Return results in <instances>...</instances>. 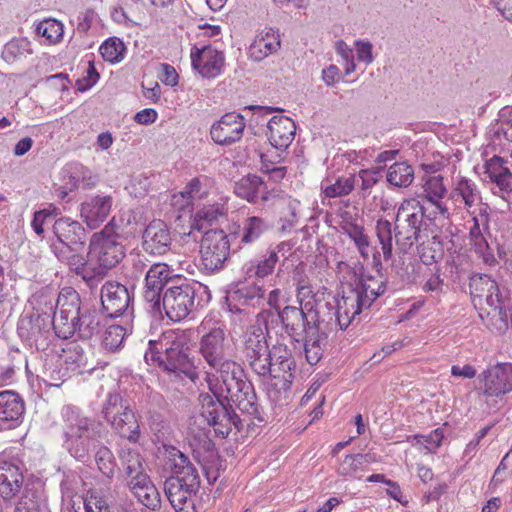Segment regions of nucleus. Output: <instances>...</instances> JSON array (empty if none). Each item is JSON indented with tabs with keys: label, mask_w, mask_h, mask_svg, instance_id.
<instances>
[{
	"label": "nucleus",
	"mask_w": 512,
	"mask_h": 512,
	"mask_svg": "<svg viewBox=\"0 0 512 512\" xmlns=\"http://www.w3.org/2000/svg\"><path fill=\"white\" fill-rule=\"evenodd\" d=\"M36 32L49 43H56L63 36V25L55 19H46L37 25Z\"/></svg>",
	"instance_id": "53"
},
{
	"label": "nucleus",
	"mask_w": 512,
	"mask_h": 512,
	"mask_svg": "<svg viewBox=\"0 0 512 512\" xmlns=\"http://www.w3.org/2000/svg\"><path fill=\"white\" fill-rule=\"evenodd\" d=\"M488 238H491V235L470 243V246L471 250L478 256V258L482 260L485 265L495 266L498 263L497 245H495L493 242H489Z\"/></svg>",
	"instance_id": "47"
},
{
	"label": "nucleus",
	"mask_w": 512,
	"mask_h": 512,
	"mask_svg": "<svg viewBox=\"0 0 512 512\" xmlns=\"http://www.w3.org/2000/svg\"><path fill=\"white\" fill-rule=\"evenodd\" d=\"M94 461L98 470L107 478H113L117 463L113 452L105 445H99L96 449Z\"/></svg>",
	"instance_id": "49"
},
{
	"label": "nucleus",
	"mask_w": 512,
	"mask_h": 512,
	"mask_svg": "<svg viewBox=\"0 0 512 512\" xmlns=\"http://www.w3.org/2000/svg\"><path fill=\"white\" fill-rule=\"evenodd\" d=\"M279 261V256L274 251H267L256 260H250L246 262L242 270L249 278H265L271 275Z\"/></svg>",
	"instance_id": "38"
},
{
	"label": "nucleus",
	"mask_w": 512,
	"mask_h": 512,
	"mask_svg": "<svg viewBox=\"0 0 512 512\" xmlns=\"http://www.w3.org/2000/svg\"><path fill=\"white\" fill-rule=\"evenodd\" d=\"M298 209L299 202L296 200H289L286 208L282 211L281 216V231H290L298 222Z\"/></svg>",
	"instance_id": "60"
},
{
	"label": "nucleus",
	"mask_w": 512,
	"mask_h": 512,
	"mask_svg": "<svg viewBox=\"0 0 512 512\" xmlns=\"http://www.w3.org/2000/svg\"><path fill=\"white\" fill-rule=\"evenodd\" d=\"M452 197L457 201L461 199L466 209L473 207L478 200L481 199L480 191L472 180L461 177L457 180Z\"/></svg>",
	"instance_id": "41"
},
{
	"label": "nucleus",
	"mask_w": 512,
	"mask_h": 512,
	"mask_svg": "<svg viewBox=\"0 0 512 512\" xmlns=\"http://www.w3.org/2000/svg\"><path fill=\"white\" fill-rule=\"evenodd\" d=\"M100 299L103 309L110 317L124 313L132 314L133 295L129 289L117 281H107L101 287Z\"/></svg>",
	"instance_id": "18"
},
{
	"label": "nucleus",
	"mask_w": 512,
	"mask_h": 512,
	"mask_svg": "<svg viewBox=\"0 0 512 512\" xmlns=\"http://www.w3.org/2000/svg\"><path fill=\"white\" fill-rule=\"evenodd\" d=\"M134 496L145 507L156 510L160 507V494L150 480L149 476L128 485Z\"/></svg>",
	"instance_id": "37"
},
{
	"label": "nucleus",
	"mask_w": 512,
	"mask_h": 512,
	"mask_svg": "<svg viewBox=\"0 0 512 512\" xmlns=\"http://www.w3.org/2000/svg\"><path fill=\"white\" fill-rule=\"evenodd\" d=\"M281 41L278 31L266 28L261 31L249 47V56L254 61H261L280 49Z\"/></svg>",
	"instance_id": "32"
},
{
	"label": "nucleus",
	"mask_w": 512,
	"mask_h": 512,
	"mask_svg": "<svg viewBox=\"0 0 512 512\" xmlns=\"http://www.w3.org/2000/svg\"><path fill=\"white\" fill-rule=\"evenodd\" d=\"M192 66L205 78L217 77L224 67L225 57L223 52L210 46L202 49L193 47L191 51Z\"/></svg>",
	"instance_id": "25"
},
{
	"label": "nucleus",
	"mask_w": 512,
	"mask_h": 512,
	"mask_svg": "<svg viewBox=\"0 0 512 512\" xmlns=\"http://www.w3.org/2000/svg\"><path fill=\"white\" fill-rule=\"evenodd\" d=\"M485 173L487 174V177L490 179L493 177L511 173V171L505 165V161L501 157L493 156L485 164Z\"/></svg>",
	"instance_id": "63"
},
{
	"label": "nucleus",
	"mask_w": 512,
	"mask_h": 512,
	"mask_svg": "<svg viewBox=\"0 0 512 512\" xmlns=\"http://www.w3.org/2000/svg\"><path fill=\"white\" fill-rule=\"evenodd\" d=\"M52 232L56 241L52 242L51 250L65 248L83 249L87 239V233L83 225L70 217L62 216L56 219L52 225Z\"/></svg>",
	"instance_id": "19"
},
{
	"label": "nucleus",
	"mask_w": 512,
	"mask_h": 512,
	"mask_svg": "<svg viewBox=\"0 0 512 512\" xmlns=\"http://www.w3.org/2000/svg\"><path fill=\"white\" fill-rule=\"evenodd\" d=\"M235 193L251 203L267 200V187L257 175L249 174L241 178L235 185Z\"/></svg>",
	"instance_id": "35"
},
{
	"label": "nucleus",
	"mask_w": 512,
	"mask_h": 512,
	"mask_svg": "<svg viewBox=\"0 0 512 512\" xmlns=\"http://www.w3.org/2000/svg\"><path fill=\"white\" fill-rule=\"evenodd\" d=\"M81 299L73 288H64L53 305L52 328L59 338L68 339L75 335L76 319L81 310Z\"/></svg>",
	"instance_id": "12"
},
{
	"label": "nucleus",
	"mask_w": 512,
	"mask_h": 512,
	"mask_svg": "<svg viewBox=\"0 0 512 512\" xmlns=\"http://www.w3.org/2000/svg\"><path fill=\"white\" fill-rule=\"evenodd\" d=\"M164 462L165 469L172 474L170 478L188 479L193 476L200 478L189 458L174 446H164Z\"/></svg>",
	"instance_id": "27"
},
{
	"label": "nucleus",
	"mask_w": 512,
	"mask_h": 512,
	"mask_svg": "<svg viewBox=\"0 0 512 512\" xmlns=\"http://www.w3.org/2000/svg\"><path fill=\"white\" fill-rule=\"evenodd\" d=\"M59 214V210L56 207L50 206L49 208H45L42 210H38L34 213L33 219L31 221V227L33 231L38 236H43L44 234V226L48 223V221L53 216H57Z\"/></svg>",
	"instance_id": "58"
},
{
	"label": "nucleus",
	"mask_w": 512,
	"mask_h": 512,
	"mask_svg": "<svg viewBox=\"0 0 512 512\" xmlns=\"http://www.w3.org/2000/svg\"><path fill=\"white\" fill-rule=\"evenodd\" d=\"M148 350L144 354L148 365H156L168 373L192 382L198 379V373L189 357L187 336L183 332L168 330L157 340L148 341Z\"/></svg>",
	"instance_id": "3"
},
{
	"label": "nucleus",
	"mask_w": 512,
	"mask_h": 512,
	"mask_svg": "<svg viewBox=\"0 0 512 512\" xmlns=\"http://www.w3.org/2000/svg\"><path fill=\"white\" fill-rule=\"evenodd\" d=\"M469 289L474 305L480 307L479 316L488 320L487 326L498 332L507 330L512 304L497 282L487 275H475L470 279Z\"/></svg>",
	"instance_id": "4"
},
{
	"label": "nucleus",
	"mask_w": 512,
	"mask_h": 512,
	"mask_svg": "<svg viewBox=\"0 0 512 512\" xmlns=\"http://www.w3.org/2000/svg\"><path fill=\"white\" fill-rule=\"evenodd\" d=\"M335 305H337L341 330L347 329L357 315L364 309L369 308L367 305H364L363 299L360 298L359 294H356L351 288L343 292L340 298L335 297Z\"/></svg>",
	"instance_id": "29"
},
{
	"label": "nucleus",
	"mask_w": 512,
	"mask_h": 512,
	"mask_svg": "<svg viewBox=\"0 0 512 512\" xmlns=\"http://www.w3.org/2000/svg\"><path fill=\"white\" fill-rule=\"evenodd\" d=\"M489 180L492 184V193L504 201L509 202L512 198V173L493 177Z\"/></svg>",
	"instance_id": "54"
},
{
	"label": "nucleus",
	"mask_w": 512,
	"mask_h": 512,
	"mask_svg": "<svg viewBox=\"0 0 512 512\" xmlns=\"http://www.w3.org/2000/svg\"><path fill=\"white\" fill-rule=\"evenodd\" d=\"M386 179L395 187H408L414 180V169L406 162H396L389 167Z\"/></svg>",
	"instance_id": "45"
},
{
	"label": "nucleus",
	"mask_w": 512,
	"mask_h": 512,
	"mask_svg": "<svg viewBox=\"0 0 512 512\" xmlns=\"http://www.w3.org/2000/svg\"><path fill=\"white\" fill-rule=\"evenodd\" d=\"M120 465L127 477L128 485L148 476L143 466L141 454L132 448L122 447L118 451Z\"/></svg>",
	"instance_id": "33"
},
{
	"label": "nucleus",
	"mask_w": 512,
	"mask_h": 512,
	"mask_svg": "<svg viewBox=\"0 0 512 512\" xmlns=\"http://www.w3.org/2000/svg\"><path fill=\"white\" fill-rule=\"evenodd\" d=\"M60 247V249L52 252L58 260L66 263L77 275L78 272L83 270V268L88 264L86 258L81 253L83 249L65 248V246L62 245Z\"/></svg>",
	"instance_id": "46"
},
{
	"label": "nucleus",
	"mask_w": 512,
	"mask_h": 512,
	"mask_svg": "<svg viewBox=\"0 0 512 512\" xmlns=\"http://www.w3.org/2000/svg\"><path fill=\"white\" fill-rule=\"evenodd\" d=\"M484 394L501 396L512 391V364L502 363L489 367L482 374Z\"/></svg>",
	"instance_id": "23"
},
{
	"label": "nucleus",
	"mask_w": 512,
	"mask_h": 512,
	"mask_svg": "<svg viewBox=\"0 0 512 512\" xmlns=\"http://www.w3.org/2000/svg\"><path fill=\"white\" fill-rule=\"evenodd\" d=\"M424 216V207L418 200L411 198L399 205L394 226L384 218L376 221L375 235L384 261H389L393 257V240L400 254H405L419 241Z\"/></svg>",
	"instance_id": "2"
},
{
	"label": "nucleus",
	"mask_w": 512,
	"mask_h": 512,
	"mask_svg": "<svg viewBox=\"0 0 512 512\" xmlns=\"http://www.w3.org/2000/svg\"><path fill=\"white\" fill-rule=\"evenodd\" d=\"M444 434L441 428H437L427 435H414L413 445H419L427 449L429 452L435 451L442 443Z\"/></svg>",
	"instance_id": "57"
},
{
	"label": "nucleus",
	"mask_w": 512,
	"mask_h": 512,
	"mask_svg": "<svg viewBox=\"0 0 512 512\" xmlns=\"http://www.w3.org/2000/svg\"><path fill=\"white\" fill-rule=\"evenodd\" d=\"M40 303H43L46 309H41L29 317L22 318L18 324V334L31 347L44 354L46 351L56 349L55 346H50V339L53 336L51 332L53 298L41 296Z\"/></svg>",
	"instance_id": "9"
},
{
	"label": "nucleus",
	"mask_w": 512,
	"mask_h": 512,
	"mask_svg": "<svg viewBox=\"0 0 512 512\" xmlns=\"http://www.w3.org/2000/svg\"><path fill=\"white\" fill-rule=\"evenodd\" d=\"M373 462H375V456L370 453L346 455L339 465L338 474L344 477L360 478L357 476L358 472L364 471L365 466Z\"/></svg>",
	"instance_id": "40"
},
{
	"label": "nucleus",
	"mask_w": 512,
	"mask_h": 512,
	"mask_svg": "<svg viewBox=\"0 0 512 512\" xmlns=\"http://www.w3.org/2000/svg\"><path fill=\"white\" fill-rule=\"evenodd\" d=\"M142 248L149 254L161 256L166 254L172 244V236L169 227L162 220L151 221L144 229L142 236Z\"/></svg>",
	"instance_id": "21"
},
{
	"label": "nucleus",
	"mask_w": 512,
	"mask_h": 512,
	"mask_svg": "<svg viewBox=\"0 0 512 512\" xmlns=\"http://www.w3.org/2000/svg\"><path fill=\"white\" fill-rule=\"evenodd\" d=\"M133 326L110 325L103 336V346L109 351H115L123 343L126 336L132 334Z\"/></svg>",
	"instance_id": "48"
},
{
	"label": "nucleus",
	"mask_w": 512,
	"mask_h": 512,
	"mask_svg": "<svg viewBox=\"0 0 512 512\" xmlns=\"http://www.w3.org/2000/svg\"><path fill=\"white\" fill-rule=\"evenodd\" d=\"M344 233L353 241L360 256L367 260L371 256L376 267L382 266V250L371 245L369 236L365 233L364 227L357 224H348L342 227Z\"/></svg>",
	"instance_id": "30"
},
{
	"label": "nucleus",
	"mask_w": 512,
	"mask_h": 512,
	"mask_svg": "<svg viewBox=\"0 0 512 512\" xmlns=\"http://www.w3.org/2000/svg\"><path fill=\"white\" fill-rule=\"evenodd\" d=\"M64 364L70 365L71 370H77L78 373H82L87 366V356L80 346H75L65 352Z\"/></svg>",
	"instance_id": "59"
},
{
	"label": "nucleus",
	"mask_w": 512,
	"mask_h": 512,
	"mask_svg": "<svg viewBox=\"0 0 512 512\" xmlns=\"http://www.w3.org/2000/svg\"><path fill=\"white\" fill-rule=\"evenodd\" d=\"M21 492L14 512H40L42 494L31 483L24 482V466L19 459L0 455V495L10 501Z\"/></svg>",
	"instance_id": "5"
},
{
	"label": "nucleus",
	"mask_w": 512,
	"mask_h": 512,
	"mask_svg": "<svg viewBox=\"0 0 512 512\" xmlns=\"http://www.w3.org/2000/svg\"><path fill=\"white\" fill-rule=\"evenodd\" d=\"M337 305H335V296L331 293L322 298L318 295L311 300L310 322L313 331H317L326 335L329 332L341 330V322L337 313Z\"/></svg>",
	"instance_id": "16"
},
{
	"label": "nucleus",
	"mask_w": 512,
	"mask_h": 512,
	"mask_svg": "<svg viewBox=\"0 0 512 512\" xmlns=\"http://www.w3.org/2000/svg\"><path fill=\"white\" fill-rule=\"evenodd\" d=\"M269 223L261 217L251 216L243 222L240 234V243L252 244L257 241L268 229Z\"/></svg>",
	"instance_id": "42"
},
{
	"label": "nucleus",
	"mask_w": 512,
	"mask_h": 512,
	"mask_svg": "<svg viewBox=\"0 0 512 512\" xmlns=\"http://www.w3.org/2000/svg\"><path fill=\"white\" fill-rule=\"evenodd\" d=\"M209 190L207 177H195L186 184L181 192L172 196L171 204L179 210H185L194 205L195 201L206 198Z\"/></svg>",
	"instance_id": "28"
},
{
	"label": "nucleus",
	"mask_w": 512,
	"mask_h": 512,
	"mask_svg": "<svg viewBox=\"0 0 512 512\" xmlns=\"http://www.w3.org/2000/svg\"><path fill=\"white\" fill-rule=\"evenodd\" d=\"M173 270L166 263L158 262L150 266L145 275L144 300L151 313L160 312L163 290L173 279Z\"/></svg>",
	"instance_id": "17"
},
{
	"label": "nucleus",
	"mask_w": 512,
	"mask_h": 512,
	"mask_svg": "<svg viewBox=\"0 0 512 512\" xmlns=\"http://www.w3.org/2000/svg\"><path fill=\"white\" fill-rule=\"evenodd\" d=\"M245 126V119L241 114L226 113L212 125L210 135L216 144L228 146L242 138Z\"/></svg>",
	"instance_id": "20"
},
{
	"label": "nucleus",
	"mask_w": 512,
	"mask_h": 512,
	"mask_svg": "<svg viewBox=\"0 0 512 512\" xmlns=\"http://www.w3.org/2000/svg\"><path fill=\"white\" fill-rule=\"evenodd\" d=\"M355 186V176L339 177L334 184L327 186L324 193L329 198L341 197L350 194Z\"/></svg>",
	"instance_id": "55"
},
{
	"label": "nucleus",
	"mask_w": 512,
	"mask_h": 512,
	"mask_svg": "<svg viewBox=\"0 0 512 512\" xmlns=\"http://www.w3.org/2000/svg\"><path fill=\"white\" fill-rule=\"evenodd\" d=\"M38 377L48 386L60 387L69 377V368L64 366L56 349L40 355Z\"/></svg>",
	"instance_id": "22"
},
{
	"label": "nucleus",
	"mask_w": 512,
	"mask_h": 512,
	"mask_svg": "<svg viewBox=\"0 0 512 512\" xmlns=\"http://www.w3.org/2000/svg\"><path fill=\"white\" fill-rule=\"evenodd\" d=\"M502 133L506 140L512 142V107L501 111L497 134Z\"/></svg>",
	"instance_id": "64"
},
{
	"label": "nucleus",
	"mask_w": 512,
	"mask_h": 512,
	"mask_svg": "<svg viewBox=\"0 0 512 512\" xmlns=\"http://www.w3.org/2000/svg\"><path fill=\"white\" fill-rule=\"evenodd\" d=\"M200 328L206 331L199 343V352L215 373H207L206 380L209 394H200L201 408L199 415L211 427L215 434L227 437L232 427L240 429L239 416L232 410L230 402L242 413L252 417L260 415L257 397L253 385L244 375L243 369L235 361L226 358L230 345L225 332V325L204 320Z\"/></svg>",
	"instance_id": "1"
},
{
	"label": "nucleus",
	"mask_w": 512,
	"mask_h": 512,
	"mask_svg": "<svg viewBox=\"0 0 512 512\" xmlns=\"http://www.w3.org/2000/svg\"><path fill=\"white\" fill-rule=\"evenodd\" d=\"M264 290L258 285H246L236 289L227 297L231 312L240 313L245 307L259 306L263 301Z\"/></svg>",
	"instance_id": "31"
},
{
	"label": "nucleus",
	"mask_w": 512,
	"mask_h": 512,
	"mask_svg": "<svg viewBox=\"0 0 512 512\" xmlns=\"http://www.w3.org/2000/svg\"><path fill=\"white\" fill-rule=\"evenodd\" d=\"M25 413L22 397L15 391L0 392V422H18Z\"/></svg>",
	"instance_id": "34"
},
{
	"label": "nucleus",
	"mask_w": 512,
	"mask_h": 512,
	"mask_svg": "<svg viewBox=\"0 0 512 512\" xmlns=\"http://www.w3.org/2000/svg\"><path fill=\"white\" fill-rule=\"evenodd\" d=\"M267 127L271 145L278 150L287 149L295 137V122L287 116L276 115L269 120Z\"/></svg>",
	"instance_id": "26"
},
{
	"label": "nucleus",
	"mask_w": 512,
	"mask_h": 512,
	"mask_svg": "<svg viewBox=\"0 0 512 512\" xmlns=\"http://www.w3.org/2000/svg\"><path fill=\"white\" fill-rule=\"evenodd\" d=\"M113 204L111 195L91 196L81 204L80 216L90 229H96L108 218Z\"/></svg>",
	"instance_id": "24"
},
{
	"label": "nucleus",
	"mask_w": 512,
	"mask_h": 512,
	"mask_svg": "<svg viewBox=\"0 0 512 512\" xmlns=\"http://www.w3.org/2000/svg\"><path fill=\"white\" fill-rule=\"evenodd\" d=\"M201 261L207 272L223 269L230 255L229 236L221 229H210L204 233L200 243Z\"/></svg>",
	"instance_id": "14"
},
{
	"label": "nucleus",
	"mask_w": 512,
	"mask_h": 512,
	"mask_svg": "<svg viewBox=\"0 0 512 512\" xmlns=\"http://www.w3.org/2000/svg\"><path fill=\"white\" fill-rule=\"evenodd\" d=\"M62 417L65 448L75 459L87 461L95 443L101 437L100 424L72 406L62 409Z\"/></svg>",
	"instance_id": "6"
},
{
	"label": "nucleus",
	"mask_w": 512,
	"mask_h": 512,
	"mask_svg": "<svg viewBox=\"0 0 512 512\" xmlns=\"http://www.w3.org/2000/svg\"><path fill=\"white\" fill-rule=\"evenodd\" d=\"M223 215V209L219 204L204 206L195 216L196 226L198 229L203 228L202 222L212 223Z\"/></svg>",
	"instance_id": "61"
},
{
	"label": "nucleus",
	"mask_w": 512,
	"mask_h": 512,
	"mask_svg": "<svg viewBox=\"0 0 512 512\" xmlns=\"http://www.w3.org/2000/svg\"><path fill=\"white\" fill-rule=\"evenodd\" d=\"M266 335L260 326H251L246 334L244 340L243 356L255 355L258 351H269Z\"/></svg>",
	"instance_id": "43"
},
{
	"label": "nucleus",
	"mask_w": 512,
	"mask_h": 512,
	"mask_svg": "<svg viewBox=\"0 0 512 512\" xmlns=\"http://www.w3.org/2000/svg\"><path fill=\"white\" fill-rule=\"evenodd\" d=\"M244 361L259 377H267L271 372L270 350L267 352L258 351L255 355L246 356Z\"/></svg>",
	"instance_id": "51"
},
{
	"label": "nucleus",
	"mask_w": 512,
	"mask_h": 512,
	"mask_svg": "<svg viewBox=\"0 0 512 512\" xmlns=\"http://www.w3.org/2000/svg\"><path fill=\"white\" fill-rule=\"evenodd\" d=\"M200 488V478H170L164 482V493L176 512H196L193 496Z\"/></svg>",
	"instance_id": "15"
},
{
	"label": "nucleus",
	"mask_w": 512,
	"mask_h": 512,
	"mask_svg": "<svg viewBox=\"0 0 512 512\" xmlns=\"http://www.w3.org/2000/svg\"><path fill=\"white\" fill-rule=\"evenodd\" d=\"M106 274L107 271L99 265L87 264L83 270L78 272L77 276H80L90 289H95L103 281Z\"/></svg>",
	"instance_id": "56"
},
{
	"label": "nucleus",
	"mask_w": 512,
	"mask_h": 512,
	"mask_svg": "<svg viewBox=\"0 0 512 512\" xmlns=\"http://www.w3.org/2000/svg\"><path fill=\"white\" fill-rule=\"evenodd\" d=\"M125 46L120 39L112 37L107 39L99 48L104 60L111 63L120 62L123 59Z\"/></svg>",
	"instance_id": "52"
},
{
	"label": "nucleus",
	"mask_w": 512,
	"mask_h": 512,
	"mask_svg": "<svg viewBox=\"0 0 512 512\" xmlns=\"http://www.w3.org/2000/svg\"><path fill=\"white\" fill-rule=\"evenodd\" d=\"M210 300L208 287L199 282H183L172 285L163 292L160 302V312L154 315H165L173 322L185 319L199 306Z\"/></svg>",
	"instance_id": "7"
},
{
	"label": "nucleus",
	"mask_w": 512,
	"mask_h": 512,
	"mask_svg": "<svg viewBox=\"0 0 512 512\" xmlns=\"http://www.w3.org/2000/svg\"><path fill=\"white\" fill-rule=\"evenodd\" d=\"M311 289L305 285H298L297 299L300 306L286 305L282 310H279V319L285 332L296 342L312 332V323L310 322L311 300L305 301Z\"/></svg>",
	"instance_id": "13"
},
{
	"label": "nucleus",
	"mask_w": 512,
	"mask_h": 512,
	"mask_svg": "<svg viewBox=\"0 0 512 512\" xmlns=\"http://www.w3.org/2000/svg\"><path fill=\"white\" fill-rule=\"evenodd\" d=\"M324 339L325 335L312 330L300 340L303 341L305 358L310 365H316L322 359Z\"/></svg>",
	"instance_id": "44"
},
{
	"label": "nucleus",
	"mask_w": 512,
	"mask_h": 512,
	"mask_svg": "<svg viewBox=\"0 0 512 512\" xmlns=\"http://www.w3.org/2000/svg\"><path fill=\"white\" fill-rule=\"evenodd\" d=\"M423 188L426 198L436 205H438L439 201L447 192L441 175L429 176L426 179Z\"/></svg>",
	"instance_id": "50"
},
{
	"label": "nucleus",
	"mask_w": 512,
	"mask_h": 512,
	"mask_svg": "<svg viewBox=\"0 0 512 512\" xmlns=\"http://www.w3.org/2000/svg\"><path fill=\"white\" fill-rule=\"evenodd\" d=\"M84 512H110V507L106 499L92 493L84 499Z\"/></svg>",
	"instance_id": "62"
},
{
	"label": "nucleus",
	"mask_w": 512,
	"mask_h": 512,
	"mask_svg": "<svg viewBox=\"0 0 512 512\" xmlns=\"http://www.w3.org/2000/svg\"><path fill=\"white\" fill-rule=\"evenodd\" d=\"M75 334L82 339H90L100 332V318L96 310L82 307L76 319Z\"/></svg>",
	"instance_id": "39"
},
{
	"label": "nucleus",
	"mask_w": 512,
	"mask_h": 512,
	"mask_svg": "<svg viewBox=\"0 0 512 512\" xmlns=\"http://www.w3.org/2000/svg\"><path fill=\"white\" fill-rule=\"evenodd\" d=\"M88 256L106 271L114 268L125 257V248L114 231L113 220L100 232H95L89 242Z\"/></svg>",
	"instance_id": "11"
},
{
	"label": "nucleus",
	"mask_w": 512,
	"mask_h": 512,
	"mask_svg": "<svg viewBox=\"0 0 512 512\" xmlns=\"http://www.w3.org/2000/svg\"><path fill=\"white\" fill-rule=\"evenodd\" d=\"M102 413L117 435L132 443L139 441L141 432L138 419L128 402L120 394L108 395Z\"/></svg>",
	"instance_id": "10"
},
{
	"label": "nucleus",
	"mask_w": 512,
	"mask_h": 512,
	"mask_svg": "<svg viewBox=\"0 0 512 512\" xmlns=\"http://www.w3.org/2000/svg\"><path fill=\"white\" fill-rule=\"evenodd\" d=\"M363 299L364 305L369 308L372 303L386 290L385 281L381 277L362 275L355 287L351 288Z\"/></svg>",
	"instance_id": "36"
},
{
	"label": "nucleus",
	"mask_w": 512,
	"mask_h": 512,
	"mask_svg": "<svg viewBox=\"0 0 512 512\" xmlns=\"http://www.w3.org/2000/svg\"><path fill=\"white\" fill-rule=\"evenodd\" d=\"M270 362L267 395L272 402L279 403L288 399L296 364L291 350L285 344H277L271 348Z\"/></svg>",
	"instance_id": "8"
}]
</instances>
